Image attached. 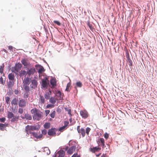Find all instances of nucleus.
I'll return each instance as SVG.
<instances>
[{
  "label": "nucleus",
  "mask_w": 157,
  "mask_h": 157,
  "mask_svg": "<svg viewBox=\"0 0 157 157\" xmlns=\"http://www.w3.org/2000/svg\"><path fill=\"white\" fill-rule=\"evenodd\" d=\"M64 109L66 111L68 112V114L70 116H71L72 115L71 113V110L70 109H69L68 107H65Z\"/></svg>",
  "instance_id": "cd10ccee"
},
{
  "label": "nucleus",
  "mask_w": 157,
  "mask_h": 157,
  "mask_svg": "<svg viewBox=\"0 0 157 157\" xmlns=\"http://www.w3.org/2000/svg\"><path fill=\"white\" fill-rule=\"evenodd\" d=\"M71 85V83L70 82H68L66 88L65 89V91L69 92L70 91V87Z\"/></svg>",
  "instance_id": "c85d7f7f"
},
{
  "label": "nucleus",
  "mask_w": 157,
  "mask_h": 157,
  "mask_svg": "<svg viewBox=\"0 0 157 157\" xmlns=\"http://www.w3.org/2000/svg\"><path fill=\"white\" fill-rule=\"evenodd\" d=\"M4 125V124H3L0 123V130H1L2 131H4L5 128Z\"/></svg>",
  "instance_id": "79ce46f5"
},
{
  "label": "nucleus",
  "mask_w": 157,
  "mask_h": 157,
  "mask_svg": "<svg viewBox=\"0 0 157 157\" xmlns=\"http://www.w3.org/2000/svg\"><path fill=\"white\" fill-rule=\"evenodd\" d=\"M99 139L96 140L97 143L99 146H101L103 148L105 147V140L103 138H100L98 137Z\"/></svg>",
  "instance_id": "7ed1b4c3"
},
{
  "label": "nucleus",
  "mask_w": 157,
  "mask_h": 157,
  "mask_svg": "<svg viewBox=\"0 0 157 157\" xmlns=\"http://www.w3.org/2000/svg\"><path fill=\"white\" fill-rule=\"evenodd\" d=\"M41 87L44 89H47L49 85V82L41 80Z\"/></svg>",
  "instance_id": "f8f14e48"
},
{
  "label": "nucleus",
  "mask_w": 157,
  "mask_h": 157,
  "mask_svg": "<svg viewBox=\"0 0 157 157\" xmlns=\"http://www.w3.org/2000/svg\"><path fill=\"white\" fill-rule=\"evenodd\" d=\"M28 74L27 71H26L25 70H21L19 72V76L21 77L23 76L25 77Z\"/></svg>",
  "instance_id": "a211bd4d"
},
{
  "label": "nucleus",
  "mask_w": 157,
  "mask_h": 157,
  "mask_svg": "<svg viewBox=\"0 0 157 157\" xmlns=\"http://www.w3.org/2000/svg\"><path fill=\"white\" fill-rule=\"evenodd\" d=\"M23 109L22 108H19L18 110V112L21 114L22 113H23Z\"/></svg>",
  "instance_id": "052dcab7"
},
{
  "label": "nucleus",
  "mask_w": 157,
  "mask_h": 157,
  "mask_svg": "<svg viewBox=\"0 0 157 157\" xmlns=\"http://www.w3.org/2000/svg\"><path fill=\"white\" fill-rule=\"evenodd\" d=\"M14 85V82L13 81H11L10 80L9 82L7 84L8 88L9 89H12V87Z\"/></svg>",
  "instance_id": "aec40b11"
},
{
  "label": "nucleus",
  "mask_w": 157,
  "mask_h": 157,
  "mask_svg": "<svg viewBox=\"0 0 157 157\" xmlns=\"http://www.w3.org/2000/svg\"><path fill=\"white\" fill-rule=\"evenodd\" d=\"M42 112L38 110V111L33 116V120L39 121L42 117Z\"/></svg>",
  "instance_id": "f03ea898"
},
{
  "label": "nucleus",
  "mask_w": 157,
  "mask_h": 157,
  "mask_svg": "<svg viewBox=\"0 0 157 157\" xmlns=\"http://www.w3.org/2000/svg\"><path fill=\"white\" fill-rule=\"evenodd\" d=\"M6 121V118L5 117H2L0 118V121L4 123Z\"/></svg>",
  "instance_id": "4d7b16f0"
},
{
  "label": "nucleus",
  "mask_w": 157,
  "mask_h": 157,
  "mask_svg": "<svg viewBox=\"0 0 157 157\" xmlns=\"http://www.w3.org/2000/svg\"><path fill=\"white\" fill-rule=\"evenodd\" d=\"M58 129L55 128H52L49 129L48 131V134L50 136H55L56 135V132Z\"/></svg>",
  "instance_id": "20e7f679"
},
{
  "label": "nucleus",
  "mask_w": 157,
  "mask_h": 157,
  "mask_svg": "<svg viewBox=\"0 0 157 157\" xmlns=\"http://www.w3.org/2000/svg\"><path fill=\"white\" fill-rule=\"evenodd\" d=\"M31 81V79L30 78L27 77L25 79H24L23 83H24V86L29 85Z\"/></svg>",
  "instance_id": "4468645a"
},
{
  "label": "nucleus",
  "mask_w": 157,
  "mask_h": 157,
  "mask_svg": "<svg viewBox=\"0 0 157 157\" xmlns=\"http://www.w3.org/2000/svg\"><path fill=\"white\" fill-rule=\"evenodd\" d=\"M44 97L45 99H48L50 98V95H49L48 93H45V94H44Z\"/></svg>",
  "instance_id": "a19ab883"
},
{
  "label": "nucleus",
  "mask_w": 157,
  "mask_h": 157,
  "mask_svg": "<svg viewBox=\"0 0 157 157\" xmlns=\"http://www.w3.org/2000/svg\"><path fill=\"white\" fill-rule=\"evenodd\" d=\"M124 51L126 53V57L127 58V60L130 59V58L129 52L128 50L127 49H124Z\"/></svg>",
  "instance_id": "c756f323"
},
{
  "label": "nucleus",
  "mask_w": 157,
  "mask_h": 157,
  "mask_svg": "<svg viewBox=\"0 0 157 157\" xmlns=\"http://www.w3.org/2000/svg\"><path fill=\"white\" fill-rule=\"evenodd\" d=\"M79 133H81L82 137H84L85 135V130L83 128H82L80 130V132H78Z\"/></svg>",
  "instance_id": "4be33fe9"
},
{
  "label": "nucleus",
  "mask_w": 157,
  "mask_h": 157,
  "mask_svg": "<svg viewBox=\"0 0 157 157\" xmlns=\"http://www.w3.org/2000/svg\"><path fill=\"white\" fill-rule=\"evenodd\" d=\"M31 84L30 85L31 87L35 89L36 88L38 85V82L35 79H33L31 80Z\"/></svg>",
  "instance_id": "9b49d317"
},
{
  "label": "nucleus",
  "mask_w": 157,
  "mask_h": 157,
  "mask_svg": "<svg viewBox=\"0 0 157 157\" xmlns=\"http://www.w3.org/2000/svg\"><path fill=\"white\" fill-rule=\"evenodd\" d=\"M80 126H78L77 127V130L78 132H80Z\"/></svg>",
  "instance_id": "774afa93"
},
{
  "label": "nucleus",
  "mask_w": 157,
  "mask_h": 157,
  "mask_svg": "<svg viewBox=\"0 0 157 157\" xmlns=\"http://www.w3.org/2000/svg\"><path fill=\"white\" fill-rule=\"evenodd\" d=\"M25 100L23 99H21L19 101V106L20 107L23 108L25 106Z\"/></svg>",
  "instance_id": "dca6fc26"
},
{
  "label": "nucleus",
  "mask_w": 157,
  "mask_h": 157,
  "mask_svg": "<svg viewBox=\"0 0 157 157\" xmlns=\"http://www.w3.org/2000/svg\"><path fill=\"white\" fill-rule=\"evenodd\" d=\"M18 98H14L12 101L11 102V103L12 105H16L17 104V103L18 102Z\"/></svg>",
  "instance_id": "412c9836"
},
{
  "label": "nucleus",
  "mask_w": 157,
  "mask_h": 157,
  "mask_svg": "<svg viewBox=\"0 0 157 157\" xmlns=\"http://www.w3.org/2000/svg\"><path fill=\"white\" fill-rule=\"evenodd\" d=\"M38 111V110L36 108L34 109H33L31 110V112L32 114L34 113L35 114Z\"/></svg>",
  "instance_id": "c9c22d12"
},
{
  "label": "nucleus",
  "mask_w": 157,
  "mask_h": 157,
  "mask_svg": "<svg viewBox=\"0 0 157 157\" xmlns=\"http://www.w3.org/2000/svg\"><path fill=\"white\" fill-rule=\"evenodd\" d=\"M50 123L48 122H46L44 125L45 129H48L50 127Z\"/></svg>",
  "instance_id": "393cba45"
},
{
  "label": "nucleus",
  "mask_w": 157,
  "mask_h": 157,
  "mask_svg": "<svg viewBox=\"0 0 157 157\" xmlns=\"http://www.w3.org/2000/svg\"><path fill=\"white\" fill-rule=\"evenodd\" d=\"M25 117L27 120H30L32 119V117L31 115L27 113L25 115Z\"/></svg>",
  "instance_id": "2f4dec72"
},
{
  "label": "nucleus",
  "mask_w": 157,
  "mask_h": 157,
  "mask_svg": "<svg viewBox=\"0 0 157 157\" xmlns=\"http://www.w3.org/2000/svg\"><path fill=\"white\" fill-rule=\"evenodd\" d=\"M40 128V126L39 124L31 125H28L25 127V132L27 134L29 135L31 134V131H38Z\"/></svg>",
  "instance_id": "f257e3e1"
},
{
  "label": "nucleus",
  "mask_w": 157,
  "mask_h": 157,
  "mask_svg": "<svg viewBox=\"0 0 157 157\" xmlns=\"http://www.w3.org/2000/svg\"><path fill=\"white\" fill-rule=\"evenodd\" d=\"M49 102L54 105L56 103V100L54 97H52L49 99Z\"/></svg>",
  "instance_id": "7c9ffc66"
},
{
  "label": "nucleus",
  "mask_w": 157,
  "mask_h": 157,
  "mask_svg": "<svg viewBox=\"0 0 157 157\" xmlns=\"http://www.w3.org/2000/svg\"><path fill=\"white\" fill-rule=\"evenodd\" d=\"M66 129L67 128L63 126L62 127H61L60 128H59L58 129V130L60 131L61 132H62Z\"/></svg>",
  "instance_id": "72a5a7b5"
},
{
  "label": "nucleus",
  "mask_w": 157,
  "mask_h": 157,
  "mask_svg": "<svg viewBox=\"0 0 157 157\" xmlns=\"http://www.w3.org/2000/svg\"><path fill=\"white\" fill-rule=\"evenodd\" d=\"M29 85H24V90L25 91V92L29 93L30 91V88L28 86Z\"/></svg>",
  "instance_id": "473e14b6"
},
{
  "label": "nucleus",
  "mask_w": 157,
  "mask_h": 157,
  "mask_svg": "<svg viewBox=\"0 0 157 157\" xmlns=\"http://www.w3.org/2000/svg\"><path fill=\"white\" fill-rule=\"evenodd\" d=\"M42 134L44 135H46L47 133V131L45 129H44L41 131Z\"/></svg>",
  "instance_id": "603ef678"
},
{
  "label": "nucleus",
  "mask_w": 157,
  "mask_h": 157,
  "mask_svg": "<svg viewBox=\"0 0 157 157\" xmlns=\"http://www.w3.org/2000/svg\"><path fill=\"white\" fill-rule=\"evenodd\" d=\"M16 70L17 69H16V67L15 66L14 67H12V69H11V71L12 72L15 73L16 74H17V73L14 72L15 71H16Z\"/></svg>",
  "instance_id": "5fc2aeb1"
},
{
  "label": "nucleus",
  "mask_w": 157,
  "mask_h": 157,
  "mask_svg": "<svg viewBox=\"0 0 157 157\" xmlns=\"http://www.w3.org/2000/svg\"><path fill=\"white\" fill-rule=\"evenodd\" d=\"M54 105L52 104H48L46 106V108L47 109H51L53 107Z\"/></svg>",
  "instance_id": "e433bc0d"
},
{
  "label": "nucleus",
  "mask_w": 157,
  "mask_h": 157,
  "mask_svg": "<svg viewBox=\"0 0 157 157\" xmlns=\"http://www.w3.org/2000/svg\"><path fill=\"white\" fill-rule=\"evenodd\" d=\"M53 22L58 26H60L61 24V23L58 21L54 20L53 21Z\"/></svg>",
  "instance_id": "09e8293b"
},
{
  "label": "nucleus",
  "mask_w": 157,
  "mask_h": 157,
  "mask_svg": "<svg viewBox=\"0 0 157 157\" xmlns=\"http://www.w3.org/2000/svg\"><path fill=\"white\" fill-rule=\"evenodd\" d=\"M8 78L10 80H13L15 76L12 73H10L8 75Z\"/></svg>",
  "instance_id": "a878e982"
},
{
  "label": "nucleus",
  "mask_w": 157,
  "mask_h": 157,
  "mask_svg": "<svg viewBox=\"0 0 157 157\" xmlns=\"http://www.w3.org/2000/svg\"><path fill=\"white\" fill-rule=\"evenodd\" d=\"M40 101L42 104H44L45 102V99L43 96H40Z\"/></svg>",
  "instance_id": "f704fd0d"
},
{
  "label": "nucleus",
  "mask_w": 157,
  "mask_h": 157,
  "mask_svg": "<svg viewBox=\"0 0 157 157\" xmlns=\"http://www.w3.org/2000/svg\"><path fill=\"white\" fill-rule=\"evenodd\" d=\"M7 93L10 96L12 95L13 94V91L12 89H9Z\"/></svg>",
  "instance_id": "8fccbe9b"
},
{
  "label": "nucleus",
  "mask_w": 157,
  "mask_h": 157,
  "mask_svg": "<svg viewBox=\"0 0 157 157\" xmlns=\"http://www.w3.org/2000/svg\"><path fill=\"white\" fill-rule=\"evenodd\" d=\"M64 125L63 126L65 127L66 128V127L68 126V125L69 124V122L67 121H64Z\"/></svg>",
  "instance_id": "3c124183"
},
{
  "label": "nucleus",
  "mask_w": 157,
  "mask_h": 157,
  "mask_svg": "<svg viewBox=\"0 0 157 157\" xmlns=\"http://www.w3.org/2000/svg\"><path fill=\"white\" fill-rule=\"evenodd\" d=\"M35 67L39 74L44 72L45 70L43 66L40 64H36Z\"/></svg>",
  "instance_id": "423d86ee"
},
{
  "label": "nucleus",
  "mask_w": 157,
  "mask_h": 157,
  "mask_svg": "<svg viewBox=\"0 0 157 157\" xmlns=\"http://www.w3.org/2000/svg\"><path fill=\"white\" fill-rule=\"evenodd\" d=\"M87 25L89 27L90 29H91L93 28L92 25L90 24V22L89 21H87Z\"/></svg>",
  "instance_id": "a18cd8bd"
},
{
  "label": "nucleus",
  "mask_w": 157,
  "mask_h": 157,
  "mask_svg": "<svg viewBox=\"0 0 157 157\" xmlns=\"http://www.w3.org/2000/svg\"><path fill=\"white\" fill-rule=\"evenodd\" d=\"M10 98L9 97L7 96L5 97V101L6 102L7 104H10Z\"/></svg>",
  "instance_id": "ea45409f"
},
{
  "label": "nucleus",
  "mask_w": 157,
  "mask_h": 157,
  "mask_svg": "<svg viewBox=\"0 0 157 157\" xmlns=\"http://www.w3.org/2000/svg\"><path fill=\"white\" fill-rule=\"evenodd\" d=\"M19 118V116H14L13 117V118L11 120V121L12 122H14L16 121H17L18 120Z\"/></svg>",
  "instance_id": "5701e85b"
},
{
  "label": "nucleus",
  "mask_w": 157,
  "mask_h": 157,
  "mask_svg": "<svg viewBox=\"0 0 157 157\" xmlns=\"http://www.w3.org/2000/svg\"><path fill=\"white\" fill-rule=\"evenodd\" d=\"M57 93L58 94V97L59 98L60 100H62L63 99V97H62V93L60 90H58L57 91Z\"/></svg>",
  "instance_id": "4c0bfd02"
},
{
  "label": "nucleus",
  "mask_w": 157,
  "mask_h": 157,
  "mask_svg": "<svg viewBox=\"0 0 157 157\" xmlns=\"http://www.w3.org/2000/svg\"><path fill=\"white\" fill-rule=\"evenodd\" d=\"M127 62H128L129 63V65L130 67V68H132V61L130 59L127 60Z\"/></svg>",
  "instance_id": "58836bf2"
},
{
  "label": "nucleus",
  "mask_w": 157,
  "mask_h": 157,
  "mask_svg": "<svg viewBox=\"0 0 157 157\" xmlns=\"http://www.w3.org/2000/svg\"><path fill=\"white\" fill-rule=\"evenodd\" d=\"M15 66L17 69L16 72H18L21 70L22 66V64L20 62H18L17 63H16L15 65Z\"/></svg>",
  "instance_id": "f3484780"
},
{
  "label": "nucleus",
  "mask_w": 157,
  "mask_h": 157,
  "mask_svg": "<svg viewBox=\"0 0 157 157\" xmlns=\"http://www.w3.org/2000/svg\"><path fill=\"white\" fill-rule=\"evenodd\" d=\"M21 63L24 66V68H27L28 66L30 64L28 60L27 59L22 58L21 60Z\"/></svg>",
  "instance_id": "6e6552de"
},
{
  "label": "nucleus",
  "mask_w": 157,
  "mask_h": 157,
  "mask_svg": "<svg viewBox=\"0 0 157 157\" xmlns=\"http://www.w3.org/2000/svg\"><path fill=\"white\" fill-rule=\"evenodd\" d=\"M4 68V67L0 66V73L1 74H2L3 73Z\"/></svg>",
  "instance_id": "bf43d9fd"
},
{
  "label": "nucleus",
  "mask_w": 157,
  "mask_h": 157,
  "mask_svg": "<svg viewBox=\"0 0 157 157\" xmlns=\"http://www.w3.org/2000/svg\"><path fill=\"white\" fill-rule=\"evenodd\" d=\"M48 92H46L47 93H48L50 95L52 94V91L50 89H49L48 90Z\"/></svg>",
  "instance_id": "338daca9"
},
{
  "label": "nucleus",
  "mask_w": 157,
  "mask_h": 157,
  "mask_svg": "<svg viewBox=\"0 0 157 157\" xmlns=\"http://www.w3.org/2000/svg\"><path fill=\"white\" fill-rule=\"evenodd\" d=\"M12 110H13V113H16L17 112V109H14L13 107H12Z\"/></svg>",
  "instance_id": "680f3d73"
},
{
  "label": "nucleus",
  "mask_w": 157,
  "mask_h": 157,
  "mask_svg": "<svg viewBox=\"0 0 157 157\" xmlns=\"http://www.w3.org/2000/svg\"><path fill=\"white\" fill-rule=\"evenodd\" d=\"M14 116L12 112L8 111L7 117L9 119L12 118Z\"/></svg>",
  "instance_id": "bb28decb"
},
{
  "label": "nucleus",
  "mask_w": 157,
  "mask_h": 157,
  "mask_svg": "<svg viewBox=\"0 0 157 157\" xmlns=\"http://www.w3.org/2000/svg\"><path fill=\"white\" fill-rule=\"evenodd\" d=\"M49 77V76H46L43 79H42L41 80L44 81L49 82V80L48 78V77Z\"/></svg>",
  "instance_id": "49530a36"
},
{
  "label": "nucleus",
  "mask_w": 157,
  "mask_h": 157,
  "mask_svg": "<svg viewBox=\"0 0 157 157\" xmlns=\"http://www.w3.org/2000/svg\"><path fill=\"white\" fill-rule=\"evenodd\" d=\"M29 96V94H28V93H26L25 92L24 94V97L25 98H26L28 97Z\"/></svg>",
  "instance_id": "13d9d810"
},
{
  "label": "nucleus",
  "mask_w": 157,
  "mask_h": 157,
  "mask_svg": "<svg viewBox=\"0 0 157 157\" xmlns=\"http://www.w3.org/2000/svg\"><path fill=\"white\" fill-rule=\"evenodd\" d=\"M45 112L46 114V116H47V115L49 113L50 111L49 110H45Z\"/></svg>",
  "instance_id": "e2e57ef3"
},
{
  "label": "nucleus",
  "mask_w": 157,
  "mask_h": 157,
  "mask_svg": "<svg viewBox=\"0 0 157 157\" xmlns=\"http://www.w3.org/2000/svg\"><path fill=\"white\" fill-rule=\"evenodd\" d=\"M56 111L58 113H60L61 111V110L60 108H58L56 109Z\"/></svg>",
  "instance_id": "69168bd1"
},
{
  "label": "nucleus",
  "mask_w": 157,
  "mask_h": 157,
  "mask_svg": "<svg viewBox=\"0 0 157 157\" xmlns=\"http://www.w3.org/2000/svg\"><path fill=\"white\" fill-rule=\"evenodd\" d=\"M13 47L12 46L10 45L8 46V48L10 50H12L13 49Z\"/></svg>",
  "instance_id": "0e129e2a"
},
{
  "label": "nucleus",
  "mask_w": 157,
  "mask_h": 157,
  "mask_svg": "<svg viewBox=\"0 0 157 157\" xmlns=\"http://www.w3.org/2000/svg\"><path fill=\"white\" fill-rule=\"evenodd\" d=\"M55 113L56 111L54 110L49 115L52 118H54L55 117Z\"/></svg>",
  "instance_id": "37998d69"
},
{
  "label": "nucleus",
  "mask_w": 157,
  "mask_h": 157,
  "mask_svg": "<svg viewBox=\"0 0 157 157\" xmlns=\"http://www.w3.org/2000/svg\"><path fill=\"white\" fill-rule=\"evenodd\" d=\"M68 147L67 146V148L65 149V150H67V153L69 155L72 154L76 149V146L75 145H73L72 146L67 150V149Z\"/></svg>",
  "instance_id": "39448f33"
},
{
  "label": "nucleus",
  "mask_w": 157,
  "mask_h": 157,
  "mask_svg": "<svg viewBox=\"0 0 157 157\" xmlns=\"http://www.w3.org/2000/svg\"><path fill=\"white\" fill-rule=\"evenodd\" d=\"M91 130V129L89 127H87L86 129V133L87 135H88L89 133Z\"/></svg>",
  "instance_id": "de8ad7c7"
},
{
  "label": "nucleus",
  "mask_w": 157,
  "mask_h": 157,
  "mask_svg": "<svg viewBox=\"0 0 157 157\" xmlns=\"http://www.w3.org/2000/svg\"><path fill=\"white\" fill-rule=\"evenodd\" d=\"M26 69L27 70L28 75L29 76L33 74L36 72L35 69L34 67H31L29 69L28 67H27Z\"/></svg>",
  "instance_id": "9d476101"
},
{
  "label": "nucleus",
  "mask_w": 157,
  "mask_h": 157,
  "mask_svg": "<svg viewBox=\"0 0 157 157\" xmlns=\"http://www.w3.org/2000/svg\"><path fill=\"white\" fill-rule=\"evenodd\" d=\"M76 86H75V88L76 90L77 91V87L81 88L82 87V82L80 81H77L75 83Z\"/></svg>",
  "instance_id": "6ab92c4d"
},
{
  "label": "nucleus",
  "mask_w": 157,
  "mask_h": 157,
  "mask_svg": "<svg viewBox=\"0 0 157 157\" xmlns=\"http://www.w3.org/2000/svg\"><path fill=\"white\" fill-rule=\"evenodd\" d=\"M51 78L50 81V83L52 86H54L56 85V79L54 77L51 76Z\"/></svg>",
  "instance_id": "2eb2a0df"
},
{
  "label": "nucleus",
  "mask_w": 157,
  "mask_h": 157,
  "mask_svg": "<svg viewBox=\"0 0 157 157\" xmlns=\"http://www.w3.org/2000/svg\"><path fill=\"white\" fill-rule=\"evenodd\" d=\"M31 134L30 138H32V136H33L34 138H35L37 139H40L42 138L43 135L42 134H40L38 135L37 133L34 132H31Z\"/></svg>",
  "instance_id": "1a4fd4ad"
},
{
  "label": "nucleus",
  "mask_w": 157,
  "mask_h": 157,
  "mask_svg": "<svg viewBox=\"0 0 157 157\" xmlns=\"http://www.w3.org/2000/svg\"><path fill=\"white\" fill-rule=\"evenodd\" d=\"M57 153H59L58 157H64L65 155V152L63 150L61 151H59Z\"/></svg>",
  "instance_id": "b1692460"
},
{
  "label": "nucleus",
  "mask_w": 157,
  "mask_h": 157,
  "mask_svg": "<svg viewBox=\"0 0 157 157\" xmlns=\"http://www.w3.org/2000/svg\"><path fill=\"white\" fill-rule=\"evenodd\" d=\"M5 82V80L4 81L3 78L2 76L0 77V83L1 84L4 85Z\"/></svg>",
  "instance_id": "c03bdc74"
},
{
  "label": "nucleus",
  "mask_w": 157,
  "mask_h": 157,
  "mask_svg": "<svg viewBox=\"0 0 157 157\" xmlns=\"http://www.w3.org/2000/svg\"><path fill=\"white\" fill-rule=\"evenodd\" d=\"M101 147L98 146H96L93 147H90V151L93 153H95V152L99 151L101 150Z\"/></svg>",
  "instance_id": "ddd939ff"
},
{
  "label": "nucleus",
  "mask_w": 157,
  "mask_h": 157,
  "mask_svg": "<svg viewBox=\"0 0 157 157\" xmlns=\"http://www.w3.org/2000/svg\"><path fill=\"white\" fill-rule=\"evenodd\" d=\"M71 157H80V155H78L77 153H75Z\"/></svg>",
  "instance_id": "6e6d98bb"
},
{
  "label": "nucleus",
  "mask_w": 157,
  "mask_h": 157,
  "mask_svg": "<svg viewBox=\"0 0 157 157\" xmlns=\"http://www.w3.org/2000/svg\"><path fill=\"white\" fill-rule=\"evenodd\" d=\"M80 114L82 117L84 119L87 118L89 115L87 111L85 109L81 110Z\"/></svg>",
  "instance_id": "0eeeda50"
},
{
  "label": "nucleus",
  "mask_w": 157,
  "mask_h": 157,
  "mask_svg": "<svg viewBox=\"0 0 157 157\" xmlns=\"http://www.w3.org/2000/svg\"><path fill=\"white\" fill-rule=\"evenodd\" d=\"M104 137L106 140H107L109 138V134L106 132L104 135Z\"/></svg>",
  "instance_id": "864d4df0"
}]
</instances>
